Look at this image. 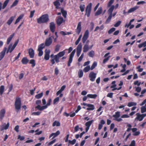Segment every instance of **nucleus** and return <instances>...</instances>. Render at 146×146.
<instances>
[{
	"label": "nucleus",
	"mask_w": 146,
	"mask_h": 146,
	"mask_svg": "<svg viewBox=\"0 0 146 146\" xmlns=\"http://www.w3.org/2000/svg\"><path fill=\"white\" fill-rule=\"evenodd\" d=\"M65 50H64L60 52L56 55L54 56V58L50 60V62L52 63V65L55 64V60L57 63L60 62L59 59L60 58L63 57L65 55L66 53Z\"/></svg>",
	"instance_id": "f257e3e1"
},
{
	"label": "nucleus",
	"mask_w": 146,
	"mask_h": 146,
	"mask_svg": "<svg viewBox=\"0 0 146 146\" xmlns=\"http://www.w3.org/2000/svg\"><path fill=\"white\" fill-rule=\"evenodd\" d=\"M49 20L48 15L47 14L42 15L39 18L37 19V22L39 24L47 23Z\"/></svg>",
	"instance_id": "f03ea898"
},
{
	"label": "nucleus",
	"mask_w": 146,
	"mask_h": 146,
	"mask_svg": "<svg viewBox=\"0 0 146 146\" xmlns=\"http://www.w3.org/2000/svg\"><path fill=\"white\" fill-rule=\"evenodd\" d=\"M113 117L115 118L113 120L118 122H120L122 121L121 118H129V116L127 114H123L121 116V118H118L120 116V112L119 111H117L115 112V114L112 115Z\"/></svg>",
	"instance_id": "7ed1b4c3"
},
{
	"label": "nucleus",
	"mask_w": 146,
	"mask_h": 146,
	"mask_svg": "<svg viewBox=\"0 0 146 146\" xmlns=\"http://www.w3.org/2000/svg\"><path fill=\"white\" fill-rule=\"evenodd\" d=\"M14 105L15 111L18 113L21 110V101L20 98L17 97L16 98Z\"/></svg>",
	"instance_id": "20e7f679"
},
{
	"label": "nucleus",
	"mask_w": 146,
	"mask_h": 146,
	"mask_svg": "<svg viewBox=\"0 0 146 146\" xmlns=\"http://www.w3.org/2000/svg\"><path fill=\"white\" fill-rule=\"evenodd\" d=\"M19 41V40H17L16 41L13 46L12 44H11L9 45L6 52L7 53V54L9 52L11 53L13 51L17 44Z\"/></svg>",
	"instance_id": "39448f33"
},
{
	"label": "nucleus",
	"mask_w": 146,
	"mask_h": 146,
	"mask_svg": "<svg viewBox=\"0 0 146 146\" xmlns=\"http://www.w3.org/2000/svg\"><path fill=\"white\" fill-rule=\"evenodd\" d=\"M136 115L137 117L135 119V121H141L146 116V113L140 114L139 113H137Z\"/></svg>",
	"instance_id": "423d86ee"
},
{
	"label": "nucleus",
	"mask_w": 146,
	"mask_h": 146,
	"mask_svg": "<svg viewBox=\"0 0 146 146\" xmlns=\"http://www.w3.org/2000/svg\"><path fill=\"white\" fill-rule=\"evenodd\" d=\"M92 4L90 3L87 6L86 9V13L85 15H86L88 17H89L91 11Z\"/></svg>",
	"instance_id": "0eeeda50"
},
{
	"label": "nucleus",
	"mask_w": 146,
	"mask_h": 146,
	"mask_svg": "<svg viewBox=\"0 0 146 146\" xmlns=\"http://www.w3.org/2000/svg\"><path fill=\"white\" fill-rule=\"evenodd\" d=\"M52 38H54V36L49 37L46 39L45 42L46 46H49L52 44L53 41Z\"/></svg>",
	"instance_id": "6e6552de"
},
{
	"label": "nucleus",
	"mask_w": 146,
	"mask_h": 146,
	"mask_svg": "<svg viewBox=\"0 0 146 146\" xmlns=\"http://www.w3.org/2000/svg\"><path fill=\"white\" fill-rule=\"evenodd\" d=\"M75 52L76 50L74 49L70 54L68 63V66H70L71 63L72 61Z\"/></svg>",
	"instance_id": "1a4fd4ad"
},
{
	"label": "nucleus",
	"mask_w": 146,
	"mask_h": 146,
	"mask_svg": "<svg viewBox=\"0 0 146 146\" xmlns=\"http://www.w3.org/2000/svg\"><path fill=\"white\" fill-rule=\"evenodd\" d=\"M96 76V74L94 73L93 72H91L89 75V77L90 80L92 82L95 81Z\"/></svg>",
	"instance_id": "9d476101"
},
{
	"label": "nucleus",
	"mask_w": 146,
	"mask_h": 146,
	"mask_svg": "<svg viewBox=\"0 0 146 146\" xmlns=\"http://www.w3.org/2000/svg\"><path fill=\"white\" fill-rule=\"evenodd\" d=\"M56 22L57 25L58 26H60L63 23L65 22L63 18L61 17H58L57 19L56 20Z\"/></svg>",
	"instance_id": "9b49d317"
},
{
	"label": "nucleus",
	"mask_w": 146,
	"mask_h": 146,
	"mask_svg": "<svg viewBox=\"0 0 146 146\" xmlns=\"http://www.w3.org/2000/svg\"><path fill=\"white\" fill-rule=\"evenodd\" d=\"M89 35V32L87 30L85 32L84 35L82 38V42L84 43H85L86 41L88 38Z\"/></svg>",
	"instance_id": "f8f14e48"
},
{
	"label": "nucleus",
	"mask_w": 146,
	"mask_h": 146,
	"mask_svg": "<svg viewBox=\"0 0 146 146\" xmlns=\"http://www.w3.org/2000/svg\"><path fill=\"white\" fill-rule=\"evenodd\" d=\"M82 44L80 43L78 46L77 47L76 55L78 57H79L80 54L82 50Z\"/></svg>",
	"instance_id": "ddd939ff"
},
{
	"label": "nucleus",
	"mask_w": 146,
	"mask_h": 146,
	"mask_svg": "<svg viewBox=\"0 0 146 146\" xmlns=\"http://www.w3.org/2000/svg\"><path fill=\"white\" fill-rule=\"evenodd\" d=\"M9 1L10 0H6L3 3L2 6L1 2H0V11L1 9H4L8 5Z\"/></svg>",
	"instance_id": "4468645a"
},
{
	"label": "nucleus",
	"mask_w": 146,
	"mask_h": 146,
	"mask_svg": "<svg viewBox=\"0 0 146 146\" xmlns=\"http://www.w3.org/2000/svg\"><path fill=\"white\" fill-rule=\"evenodd\" d=\"M50 51L49 50L46 49L45 51V55L44 57V59L46 60H48L50 58Z\"/></svg>",
	"instance_id": "2eb2a0df"
},
{
	"label": "nucleus",
	"mask_w": 146,
	"mask_h": 146,
	"mask_svg": "<svg viewBox=\"0 0 146 146\" xmlns=\"http://www.w3.org/2000/svg\"><path fill=\"white\" fill-rule=\"evenodd\" d=\"M81 24V22H80L78 23L76 30V32L78 35L79 34L81 31L82 27Z\"/></svg>",
	"instance_id": "dca6fc26"
},
{
	"label": "nucleus",
	"mask_w": 146,
	"mask_h": 146,
	"mask_svg": "<svg viewBox=\"0 0 146 146\" xmlns=\"http://www.w3.org/2000/svg\"><path fill=\"white\" fill-rule=\"evenodd\" d=\"M49 28L51 31L53 33L54 32L55 29V25L53 22H52L50 24Z\"/></svg>",
	"instance_id": "f3484780"
},
{
	"label": "nucleus",
	"mask_w": 146,
	"mask_h": 146,
	"mask_svg": "<svg viewBox=\"0 0 146 146\" xmlns=\"http://www.w3.org/2000/svg\"><path fill=\"white\" fill-rule=\"evenodd\" d=\"M5 113V110L4 109H1L0 111V121H1L3 119Z\"/></svg>",
	"instance_id": "a211bd4d"
},
{
	"label": "nucleus",
	"mask_w": 146,
	"mask_h": 146,
	"mask_svg": "<svg viewBox=\"0 0 146 146\" xmlns=\"http://www.w3.org/2000/svg\"><path fill=\"white\" fill-rule=\"evenodd\" d=\"M9 125L10 124L9 122H8L6 124L5 123L1 127L0 129V131H1L4 129L6 130L9 127Z\"/></svg>",
	"instance_id": "6ab92c4d"
},
{
	"label": "nucleus",
	"mask_w": 146,
	"mask_h": 146,
	"mask_svg": "<svg viewBox=\"0 0 146 146\" xmlns=\"http://www.w3.org/2000/svg\"><path fill=\"white\" fill-rule=\"evenodd\" d=\"M7 48L6 47H4L3 50L0 53V60H1L4 57L5 52L6 50L7 51Z\"/></svg>",
	"instance_id": "aec40b11"
},
{
	"label": "nucleus",
	"mask_w": 146,
	"mask_h": 146,
	"mask_svg": "<svg viewBox=\"0 0 146 146\" xmlns=\"http://www.w3.org/2000/svg\"><path fill=\"white\" fill-rule=\"evenodd\" d=\"M29 54L30 57L31 58L34 57L35 55L34 51L32 48H30L29 50Z\"/></svg>",
	"instance_id": "412c9836"
},
{
	"label": "nucleus",
	"mask_w": 146,
	"mask_h": 146,
	"mask_svg": "<svg viewBox=\"0 0 146 146\" xmlns=\"http://www.w3.org/2000/svg\"><path fill=\"white\" fill-rule=\"evenodd\" d=\"M60 0H56L55 1L53 2V4L55 7L56 9H59L60 8L59 7L60 5V3L59 2Z\"/></svg>",
	"instance_id": "4be33fe9"
},
{
	"label": "nucleus",
	"mask_w": 146,
	"mask_h": 146,
	"mask_svg": "<svg viewBox=\"0 0 146 146\" xmlns=\"http://www.w3.org/2000/svg\"><path fill=\"white\" fill-rule=\"evenodd\" d=\"M60 133V131L58 130L55 133H52L49 136V138H50L52 136H53L52 139H53Z\"/></svg>",
	"instance_id": "5701e85b"
},
{
	"label": "nucleus",
	"mask_w": 146,
	"mask_h": 146,
	"mask_svg": "<svg viewBox=\"0 0 146 146\" xmlns=\"http://www.w3.org/2000/svg\"><path fill=\"white\" fill-rule=\"evenodd\" d=\"M35 108H37L40 111H42L47 108V106L46 105L41 106L40 105H38Z\"/></svg>",
	"instance_id": "b1692460"
},
{
	"label": "nucleus",
	"mask_w": 146,
	"mask_h": 146,
	"mask_svg": "<svg viewBox=\"0 0 146 146\" xmlns=\"http://www.w3.org/2000/svg\"><path fill=\"white\" fill-rule=\"evenodd\" d=\"M139 8V7L137 6H135L131 8L129 10L127 13L128 14L134 12L138 9Z\"/></svg>",
	"instance_id": "393cba45"
},
{
	"label": "nucleus",
	"mask_w": 146,
	"mask_h": 146,
	"mask_svg": "<svg viewBox=\"0 0 146 146\" xmlns=\"http://www.w3.org/2000/svg\"><path fill=\"white\" fill-rule=\"evenodd\" d=\"M15 33H13L8 38L7 40V44H9L11 42L13 38V37L15 35Z\"/></svg>",
	"instance_id": "a878e982"
},
{
	"label": "nucleus",
	"mask_w": 146,
	"mask_h": 146,
	"mask_svg": "<svg viewBox=\"0 0 146 146\" xmlns=\"http://www.w3.org/2000/svg\"><path fill=\"white\" fill-rule=\"evenodd\" d=\"M87 107H88L86 109L87 110H93L95 109L94 106L93 104H88Z\"/></svg>",
	"instance_id": "bb28decb"
},
{
	"label": "nucleus",
	"mask_w": 146,
	"mask_h": 146,
	"mask_svg": "<svg viewBox=\"0 0 146 146\" xmlns=\"http://www.w3.org/2000/svg\"><path fill=\"white\" fill-rule=\"evenodd\" d=\"M115 7L113 5L110 6V8L108 10V13L110 15H112V12L114 9Z\"/></svg>",
	"instance_id": "cd10ccee"
},
{
	"label": "nucleus",
	"mask_w": 146,
	"mask_h": 146,
	"mask_svg": "<svg viewBox=\"0 0 146 146\" xmlns=\"http://www.w3.org/2000/svg\"><path fill=\"white\" fill-rule=\"evenodd\" d=\"M61 12L64 18H66V17L67 15V11L64 10L63 8H61Z\"/></svg>",
	"instance_id": "c85d7f7f"
},
{
	"label": "nucleus",
	"mask_w": 146,
	"mask_h": 146,
	"mask_svg": "<svg viewBox=\"0 0 146 146\" xmlns=\"http://www.w3.org/2000/svg\"><path fill=\"white\" fill-rule=\"evenodd\" d=\"M29 62V60L27 57H24L21 60L22 63L24 64H27Z\"/></svg>",
	"instance_id": "c756f323"
},
{
	"label": "nucleus",
	"mask_w": 146,
	"mask_h": 146,
	"mask_svg": "<svg viewBox=\"0 0 146 146\" xmlns=\"http://www.w3.org/2000/svg\"><path fill=\"white\" fill-rule=\"evenodd\" d=\"M15 17L13 16L11 17L7 21V23L8 25H10L12 23L14 20Z\"/></svg>",
	"instance_id": "7c9ffc66"
},
{
	"label": "nucleus",
	"mask_w": 146,
	"mask_h": 146,
	"mask_svg": "<svg viewBox=\"0 0 146 146\" xmlns=\"http://www.w3.org/2000/svg\"><path fill=\"white\" fill-rule=\"evenodd\" d=\"M90 48L88 44H85L83 47V52H87L89 50Z\"/></svg>",
	"instance_id": "2f4dec72"
},
{
	"label": "nucleus",
	"mask_w": 146,
	"mask_h": 146,
	"mask_svg": "<svg viewBox=\"0 0 146 146\" xmlns=\"http://www.w3.org/2000/svg\"><path fill=\"white\" fill-rule=\"evenodd\" d=\"M24 16V15L22 14L21 15L17 18V19L16 20V21L15 23V24H16L18 23L22 19L23 17Z\"/></svg>",
	"instance_id": "473e14b6"
},
{
	"label": "nucleus",
	"mask_w": 146,
	"mask_h": 146,
	"mask_svg": "<svg viewBox=\"0 0 146 146\" xmlns=\"http://www.w3.org/2000/svg\"><path fill=\"white\" fill-rule=\"evenodd\" d=\"M24 16V15L22 14L21 15L17 18V19L16 20V21L15 23V24H16L18 23L22 19L23 17Z\"/></svg>",
	"instance_id": "72a5a7b5"
},
{
	"label": "nucleus",
	"mask_w": 146,
	"mask_h": 146,
	"mask_svg": "<svg viewBox=\"0 0 146 146\" xmlns=\"http://www.w3.org/2000/svg\"><path fill=\"white\" fill-rule=\"evenodd\" d=\"M45 46V45L44 43H41L38 46V50H42Z\"/></svg>",
	"instance_id": "f704fd0d"
},
{
	"label": "nucleus",
	"mask_w": 146,
	"mask_h": 146,
	"mask_svg": "<svg viewBox=\"0 0 146 146\" xmlns=\"http://www.w3.org/2000/svg\"><path fill=\"white\" fill-rule=\"evenodd\" d=\"M102 11V7L99 8L98 10L97 11L95 15L96 16L98 15H100Z\"/></svg>",
	"instance_id": "c9c22d12"
},
{
	"label": "nucleus",
	"mask_w": 146,
	"mask_h": 146,
	"mask_svg": "<svg viewBox=\"0 0 146 146\" xmlns=\"http://www.w3.org/2000/svg\"><path fill=\"white\" fill-rule=\"evenodd\" d=\"M87 96L88 97L91 98L95 99L97 96L96 94H88L87 95Z\"/></svg>",
	"instance_id": "e433bc0d"
},
{
	"label": "nucleus",
	"mask_w": 146,
	"mask_h": 146,
	"mask_svg": "<svg viewBox=\"0 0 146 146\" xmlns=\"http://www.w3.org/2000/svg\"><path fill=\"white\" fill-rule=\"evenodd\" d=\"M5 89V87L3 85H1L0 87V94L2 95L3 94Z\"/></svg>",
	"instance_id": "4c0bfd02"
},
{
	"label": "nucleus",
	"mask_w": 146,
	"mask_h": 146,
	"mask_svg": "<svg viewBox=\"0 0 146 146\" xmlns=\"http://www.w3.org/2000/svg\"><path fill=\"white\" fill-rule=\"evenodd\" d=\"M78 75L79 78H81L82 77L83 75V72L82 70L81 69L79 70L78 72Z\"/></svg>",
	"instance_id": "58836bf2"
},
{
	"label": "nucleus",
	"mask_w": 146,
	"mask_h": 146,
	"mask_svg": "<svg viewBox=\"0 0 146 146\" xmlns=\"http://www.w3.org/2000/svg\"><path fill=\"white\" fill-rule=\"evenodd\" d=\"M60 125V123L59 121H55L53 123L52 125L53 127H54L55 126H59Z\"/></svg>",
	"instance_id": "ea45409f"
},
{
	"label": "nucleus",
	"mask_w": 146,
	"mask_h": 146,
	"mask_svg": "<svg viewBox=\"0 0 146 146\" xmlns=\"http://www.w3.org/2000/svg\"><path fill=\"white\" fill-rule=\"evenodd\" d=\"M95 55L94 52L93 50H91L89 52L88 54V56L91 57L93 58Z\"/></svg>",
	"instance_id": "a19ab883"
},
{
	"label": "nucleus",
	"mask_w": 146,
	"mask_h": 146,
	"mask_svg": "<svg viewBox=\"0 0 146 146\" xmlns=\"http://www.w3.org/2000/svg\"><path fill=\"white\" fill-rule=\"evenodd\" d=\"M93 120H92L86 122L85 123V125L86 127H90L93 122Z\"/></svg>",
	"instance_id": "79ce46f5"
},
{
	"label": "nucleus",
	"mask_w": 146,
	"mask_h": 146,
	"mask_svg": "<svg viewBox=\"0 0 146 146\" xmlns=\"http://www.w3.org/2000/svg\"><path fill=\"white\" fill-rule=\"evenodd\" d=\"M112 15H109V17H108V18L107 19H106V22H105L106 24H107L109 23L111 21V19L112 18Z\"/></svg>",
	"instance_id": "37998d69"
},
{
	"label": "nucleus",
	"mask_w": 146,
	"mask_h": 146,
	"mask_svg": "<svg viewBox=\"0 0 146 146\" xmlns=\"http://www.w3.org/2000/svg\"><path fill=\"white\" fill-rule=\"evenodd\" d=\"M137 104L136 103L131 102L128 103L127 106L129 107H130L133 106H135Z\"/></svg>",
	"instance_id": "c03bdc74"
},
{
	"label": "nucleus",
	"mask_w": 146,
	"mask_h": 146,
	"mask_svg": "<svg viewBox=\"0 0 146 146\" xmlns=\"http://www.w3.org/2000/svg\"><path fill=\"white\" fill-rule=\"evenodd\" d=\"M29 63L32 64V66L33 67H34L36 65L35 60L34 59H31L30 60Z\"/></svg>",
	"instance_id": "a18cd8bd"
},
{
	"label": "nucleus",
	"mask_w": 146,
	"mask_h": 146,
	"mask_svg": "<svg viewBox=\"0 0 146 146\" xmlns=\"http://www.w3.org/2000/svg\"><path fill=\"white\" fill-rule=\"evenodd\" d=\"M143 46L145 47L146 46V41L143 43L139 44L138 45V47L139 48H141Z\"/></svg>",
	"instance_id": "49530a36"
},
{
	"label": "nucleus",
	"mask_w": 146,
	"mask_h": 146,
	"mask_svg": "<svg viewBox=\"0 0 146 146\" xmlns=\"http://www.w3.org/2000/svg\"><path fill=\"white\" fill-rule=\"evenodd\" d=\"M18 0H15L13 3V4L10 7L12 8L16 6L18 4Z\"/></svg>",
	"instance_id": "de8ad7c7"
},
{
	"label": "nucleus",
	"mask_w": 146,
	"mask_h": 146,
	"mask_svg": "<svg viewBox=\"0 0 146 146\" xmlns=\"http://www.w3.org/2000/svg\"><path fill=\"white\" fill-rule=\"evenodd\" d=\"M43 95V93L42 92L36 95L35 96V98L37 99H40L42 96Z\"/></svg>",
	"instance_id": "09e8293b"
},
{
	"label": "nucleus",
	"mask_w": 146,
	"mask_h": 146,
	"mask_svg": "<svg viewBox=\"0 0 146 146\" xmlns=\"http://www.w3.org/2000/svg\"><path fill=\"white\" fill-rule=\"evenodd\" d=\"M91 69V68L89 66H88L84 69L83 70L85 72H87L89 71Z\"/></svg>",
	"instance_id": "8fccbe9b"
},
{
	"label": "nucleus",
	"mask_w": 146,
	"mask_h": 146,
	"mask_svg": "<svg viewBox=\"0 0 146 146\" xmlns=\"http://www.w3.org/2000/svg\"><path fill=\"white\" fill-rule=\"evenodd\" d=\"M76 141V140L74 139L72 141L69 140L68 141V145L71 144L72 145H74L75 144Z\"/></svg>",
	"instance_id": "3c124183"
},
{
	"label": "nucleus",
	"mask_w": 146,
	"mask_h": 146,
	"mask_svg": "<svg viewBox=\"0 0 146 146\" xmlns=\"http://www.w3.org/2000/svg\"><path fill=\"white\" fill-rule=\"evenodd\" d=\"M60 45L58 44H57L55 46V51L56 52H58L60 50Z\"/></svg>",
	"instance_id": "603ef678"
},
{
	"label": "nucleus",
	"mask_w": 146,
	"mask_h": 146,
	"mask_svg": "<svg viewBox=\"0 0 146 146\" xmlns=\"http://www.w3.org/2000/svg\"><path fill=\"white\" fill-rule=\"evenodd\" d=\"M146 112V107L145 106H143L141 108V112L143 113Z\"/></svg>",
	"instance_id": "864d4df0"
},
{
	"label": "nucleus",
	"mask_w": 146,
	"mask_h": 146,
	"mask_svg": "<svg viewBox=\"0 0 146 146\" xmlns=\"http://www.w3.org/2000/svg\"><path fill=\"white\" fill-rule=\"evenodd\" d=\"M97 64L96 62L93 63L91 67V70H92L97 66Z\"/></svg>",
	"instance_id": "5fc2aeb1"
},
{
	"label": "nucleus",
	"mask_w": 146,
	"mask_h": 146,
	"mask_svg": "<svg viewBox=\"0 0 146 146\" xmlns=\"http://www.w3.org/2000/svg\"><path fill=\"white\" fill-rule=\"evenodd\" d=\"M85 8V5H81L80 6V10L82 12H83L84 11Z\"/></svg>",
	"instance_id": "6e6d98bb"
},
{
	"label": "nucleus",
	"mask_w": 146,
	"mask_h": 146,
	"mask_svg": "<svg viewBox=\"0 0 146 146\" xmlns=\"http://www.w3.org/2000/svg\"><path fill=\"white\" fill-rule=\"evenodd\" d=\"M115 30V29L114 28H112L111 29L108 31V33L109 34H110L113 32H114Z\"/></svg>",
	"instance_id": "4d7b16f0"
},
{
	"label": "nucleus",
	"mask_w": 146,
	"mask_h": 146,
	"mask_svg": "<svg viewBox=\"0 0 146 146\" xmlns=\"http://www.w3.org/2000/svg\"><path fill=\"white\" fill-rule=\"evenodd\" d=\"M114 0H110L108 4V7L111 6V5L113 3Z\"/></svg>",
	"instance_id": "13d9d810"
},
{
	"label": "nucleus",
	"mask_w": 146,
	"mask_h": 146,
	"mask_svg": "<svg viewBox=\"0 0 146 146\" xmlns=\"http://www.w3.org/2000/svg\"><path fill=\"white\" fill-rule=\"evenodd\" d=\"M41 112L40 111H37L36 112H33L32 113V115H38L40 114Z\"/></svg>",
	"instance_id": "bf43d9fd"
},
{
	"label": "nucleus",
	"mask_w": 146,
	"mask_h": 146,
	"mask_svg": "<svg viewBox=\"0 0 146 146\" xmlns=\"http://www.w3.org/2000/svg\"><path fill=\"white\" fill-rule=\"evenodd\" d=\"M25 139V137L24 136H21L20 135L18 136V139H19L20 141H23Z\"/></svg>",
	"instance_id": "052dcab7"
},
{
	"label": "nucleus",
	"mask_w": 146,
	"mask_h": 146,
	"mask_svg": "<svg viewBox=\"0 0 146 146\" xmlns=\"http://www.w3.org/2000/svg\"><path fill=\"white\" fill-rule=\"evenodd\" d=\"M59 98L58 97H57L55 98L54 100L53 103V104H55L56 102H58L59 101Z\"/></svg>",
	"instance_id": "680f3d73"
},
{
	"label": "nucleus",
	"mask_w": 146,
	"mask_h": 146,
	"mask_svg": "<svg viewBox=\"0 0 146 146\" xmlns=\"http://www.w3.org/2000/svg\"><path fill=\"white\" fill-rule=\"evenodd\" d=\"M121 23V21H118L114 25V26L115 27H117L120 25Z\"/></svg>",
	"instance_id": "e2e57ef3"
},
{
	"label": "nucleus",
	"mask_w": 146,
	"mask_h": 146,
	"mask_svg": "<svg viewBox=\"0 0 146 146\" xmlns=\"http://www.w3.org/2000/svg\"><path fill=\"white\" fill-rule=\"evenodd\" d=\"M52 102V99L51 98H49L48 100V102L46 105V106H47V107H48V106H50L51 104V103Z\"/></svg>",
	"instance_id": "0e129e2a"
},
{
	"label": "nucleus",
	"mask_w": 146,
	"mask_h": 146,
	"mask_svg": "<svg viewBox=\"0 0 146 146\" xmlns=\"http://www.w3.org/2000/svg\"><path fill=\"white\" fill-rule=\"evenodd\" d=\"M110 57V56H109L107 58L104 59L103 61V63L104 64H105L106 62H107L108 61V60H109V59Z\"/></svg>",
	"instance_id": "69168bd1"
},
{
	"label": "nucleus",
	"mask_w": 146,
	"mask_h": 146,
	"mask_svg": "<svg viewBox=\"0 0 146 146\" xmlns=\"http://www.w3.org/2000/svg\"><path fill=\"white\" fill-rule=\"evenodd\" d=\"M19 125H17L14 128V130L17 132H19Z\"/></svg>",
	"instance_id": "338daca9"
},
{
	"label": "nucleus",
	"mask_w": 146,
	"mask_h": 146,
	"mask_svg": "<svg viewBox=\"0 0 146 146\" xmlns=\"http://www.w3.org/2000/svg\"><path fill=\"white\" fill-rule=\"evenodd\" d=\"M135 141L134 140L131 141L129 146H135Z\"/></svg>",
	"instance_id": "774afa93"
}]
</instances>
